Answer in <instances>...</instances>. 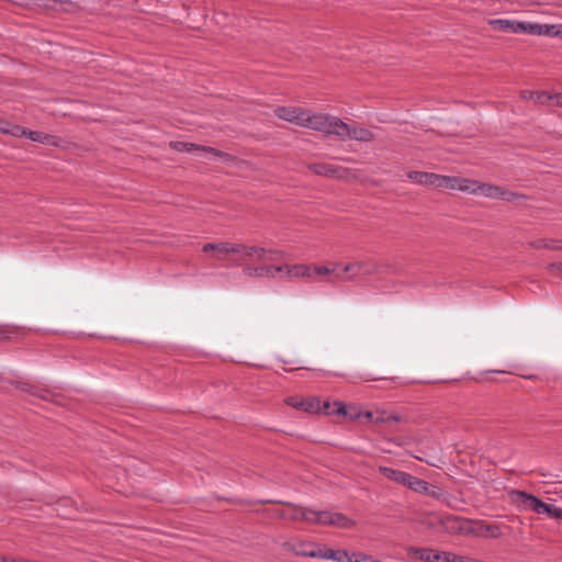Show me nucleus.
<instances>
[{
  "instance_id": "nucleus-1",
  "label": "nucleus",
  "mask_w": 562,
  "mask_h": 562,
  "mask_svg": "<svg viewBox=\"0 0 562 562\" xmlns=\"http://www.w3.org/2000/svg\"><path fill=\"white\" fill-rule=\"evenodd\" d=\"M202 250L206 254L211 252L218 261H229L232 265H240L250 259L266 262L283 258V251L281 250L227 241L207 243L203 246Z\"/></svg>"
},
{
  "instance_id": "nucleus-2",
  "label": "nucleus",
  "mask_w": 562,
  "mask_h": 562,
  "mask_svg": "<svg viewBox=\"0 0 562 562\" xmlns=\"http://www.w3.org/2000/svg\"><path fill=\"white\" fill-rule=\"evenodd\" d=\"M262 503L268 504H282L285 505L289 510L274 509L272 515L278 518L289 519L292 521L303 520L313 525L322 526H335L339 528H351L355 526V521L349 517L340 513H333L328 510H315L307 507H302L293 503L282 501L267 499Z\"/></svg>"
},
{
  "instance_id": "nucleus-3",
  "label": "nucleus",
  "mask_w": 562,
  "mask_h": 562,
  "mask_svg": "<svg viewBox=\"0 0 562 562\" xmlns=\"http://www.w3.org/2000/svg\"><path fill=\"white\" fill-rule=\"evenodd\" d=\"M302 127L311 128L322 132L326 135L339 134L338 128H342V120L325 113H314L311 110H305Z\"/></svg>"
},
{
  "instance_id": "nucleus-4",
  "label": "nucleus",
  "mask_w": 562,
  "mask_h": 562,
  "mask_svg": "<svg viewBox=\"0 0 562 562\" xmlns=\"http://www.w3.org/2000/svg\"><path fill=\"white\" fill-rule=\"evenodd\" d=\"M469 187H471L468 191L469 194L482 195L488 199H497L506 202H512L521 196L515 192L507 190L504 187L492 183H485L473 179H471V183H469Z\"/></svg>"
},
{
  "instance_id": "nucleus-5",
  "label": "nucleus",
  "mask_w": 562,
  "mask_h": 562,
  "mask_svg": "<svg viewBox=\"0 0 562 562\" xmlns=\"http://www.w3.org/2000/svg\"><path fill=\"white\" fill-rule=\"evenodd\" d=\"M307 168L310 171H312L314 175L338 179V180H352L356 178V173L353 170L334 165V164H327V162H313L308 164Z\"/></svg>"
},
{
  "instance_id": "nucleus-6",
  "label": "nucleus",
  "mask_w": 562,
  "mask_h": 562,
  "mask_svg": "<svg viewBox=\"0 0 562 562\" xmlns=\"http://www.w3.org/2000/svg\"><path fill=\"white\" fill-rule=\"evenodd\" d=\"M515 530L514 525H499L484 520H473L471 528V536L485 537V538H499L505 535V531L513 533Z\"/></svg>"
},
{
  "instance_id": "nucleus-7",
  "label": "nucleus",
  "mask_w": 562,
  "mask_h": 562,
  "mask_svg": "<svg viewBox=\"0 0 562 562\" xmlns=\"http://www.w3.org/2000/svg\"><path fill=\"white\" fill-rule=\"evenodd\" d=\"M297 555L333 560L336 562H353L356 553L346 550L317 549V551L296 550Z\"/></svg>"
},
{
  "instance_id": "nucleus-8",
  "label": "nucleus",
  "mask_w": 562,
  "mask_h": 562,
  "mask_svg": "<svg viewBox=\"0 0 562 562\" xmlns=\"http://www.w3.org/2000/svg\"><path fill=\"white\" fill-rule=\"evenodd\" d=\"M342 126V128H338L339 134H337V137L342 140L353 139L358 142H371L374 139L373 133L363 126L349 125L344 121Z\"/></svg>"
},
{
  "instance_id": "nucleus-9",
  "label": "nucleus",
  "mask_w": 562,
  "mask_h": 562,
  "mask_svg": "<svg viewBox=\"0 0 562 562\" xmlns=\"http://www.w3.org/2000/svg\"><path fill=\"white\" fill-rule=\"evenodd\" d=\"M446 531L454 535L471 536V528L473 520L458 517V516H446L441 520Z\"/></svg>"
},
{
  "instance_id": "nucleus-10",
  "label": "nucleus",
  "mask_w": 562,
  "mask_h": 562,
  "mask_svg": "<svg viewBox=\"0 0 562 562\" xmlns=\"http://www.w3.org/2000/svg\"><path fill=\"white\" fill-rule=\"evenodd\" d=\"M344 273H349L348 280L358 276H372L379 272V267L372 260H359L350 262L342 268Z\"/></svg>"
},
{
  "instance_id": "nucleus-11",
  "label": "nucleus",
  "mask_w": 562,
  "mask_h": 562,
  "mask_svg": "<svg viewBox=\"0 0 562 562\" xmlns=\"http://www.w3.org/2000/svg\"><path fill=\"white\" fill-rule=\"evenodd\" d=\"M469 183H471L469 178L438 175L435 189L457 190L468 193L471 188Z\"/></svg>"
},
{
  "instance_id": "nucleus-12",
  "label": "nucleus",
  "mask_w": 562,
  "mask_h": 562,
  "mask_svg": "<svg viewBox=\"0 0 562 562\" xmlns=\"http://www.w3.org/2000/svg\"><path fill=\"white\" fill-rule=\"evenodd\" d=\"M529 509L539 515H547L550 518H562V509L551 503H547L529 494Z\"/></svg>"
},
{
  "instance_id": "nucleus-13",
  "label": "nucleus",
  "mask_w": 562,
  "mask_h": 562,
  "mask_svg": "<svg viewBox=\"0 0 562 562\" xmlns=\"http://www.w3.org/2000/svg\"><path fill=\"white\" fill-rule=\"evenodd\" d=\"M170 147L180 153L203 151V153H209V154H212L216 157H221L224 159H231L229 155H227L223 151H220L213 147L200 146V145H195V144L189 143V142H181V140L171 142Z\"/></svg>"
},
{
  "instance_id": "nucleus-14",
  "label": "nucleus",
  "mask_w": 562,
  "mask_h": 562,
  "mask_svg": "<svg viewBox=\"0 0 562 562\" xmlns=\"http://www.w3.org/2000/svg\"><path fill=\"white\" fill-rule=\"evenodd\" d=\"M285 403L293 408L306 413L314 414L321 412V400L318 397L291 396L285 400Z\"/></svg>"
},
{
  "instance_id": "nucleus-15",
  "label": "nucleus",
  "mask_w": 562,
  "mask_h": 562,
  "mask_svg": "<svg viewBox=\"0 0 562 562\" xmlns=\"http://www.w3.org/2000/svg\"><path fill=\"white\" fill-rule=\"evenodd\" d=\"M305 110L300 106H278L274 114L289 123L296 124L302 127Z\"/></svg>"
},
{
  "instance_id": "nucleus-16",
  "label": "nucleus",
  "mask_w": 562,
  "mask_h": 562,
  "mask_svg": "<svg viewBox=\"0 0 562 562\" xmlns=\"http://www.w3.org/2000/svg\"><path fill=\"white\" fill-rule=\"evenodd\" d=\"M280 266L267 263L257 267L248 266L244 269L245 274L250 278H280Z\"/></svg>"
},
{
  "instance_id": "nucleus-17",
  "label": "nucleus",
  "mask_w": 562,
  "mask_h": 562,
  "mask_svg": "<svg viewBox=\"0 0 562 562\" xmlns=\"http://www.w3.org/2000/svg\"><path fill=\"white\" fill-rule=\"evenodd\" d=\"M490 24L495 31L505 33H525L527 32V23L516 22L507 19L491 20Z\"/></svg>"
},
{
  "instance_id": "nucleus-18",
  "label": "nucleus",
  "mask_w": 562,
  "mask_h": 562,
  "mask_svg": "<svg viewBox=\"0 0 562 562\" xmlns=\"http://www.w3.org/2000/svg\"><path fill=\"white\" fill-rule=\"evenodd\" d=\"M280 268V279L282 280H291L299 277L311 278L310 265H281Z\"/></svg>"
},
{
  "instance_id": "nucleus-19",
  "label": "nucleus",
  "mask_w": 562,
  "mask_h": 562,
  "mask_svg": "<svg viewBox=\"0 0 562 562\" xmlns=\"http://www.w3.org/2000/svg\"><path fill=\"white\" fill-rule=\"evenodd\" d=\"M409 553L426 562H443L446 552H439L430 548H413Z\"/></svg>"
},
{
  "instance_id": "nucleus-20",
  "label": "nucleus",
  "mask_w": 562,
  "mask_h": 562,
  "mask_svg": "<svg viewBox=\"0 0 562 562\" xmlns=\"http://www.w3.org/2000/svg\"><path fill=\"white\" fill-rule=\"evenodd\" d=\"M438 173L434 172H425V171H409L407 173V178L417 184L428 186L431 188H436Z\"/></svg>"
},
{
  "instance_id": "nucleus-21",
  "label": "nucleus",
  "mask_w": 562,
  "mask_h": 562,
  "mask_svg": "<svg viewBox=\"0 0 562 562\" xmlns=\"http://www.w3.org/2000/svg\"><path fill=\"white\" fill-rule=\"evenodd\" d=\"M340 267V265L335 263L331 268L326 266H316V265H310L311 269V280L315 281L317 277L319 276H329L334 274V279L330 280V282H334L335 280H340L342 277L340 273H337V269Z\"/></svg>"
},
{
  "instance_id": "nucleus-22",
  "label": "nucleus",
  "mask_w": 562,
  "mask_h": 562,
  "mask_svg": "<svg viewBox=\"0 0 562 562\" xmlns=\"http://www.w3.org/2000/svg\"><path fill=\"white\" fill-rule=\"evenodd\" d=\"M27 138H30L32 142L52 145V146H59L60 139L57 136L49 135L43 132L38 131H27Z\"/></svg>"
},
{
  "instance_id": "nucleus-23",
  "label": "nucleus",
  "mask_w": 562,
  "mask_h": 562,
  "mask_svg": "<svg viewBox=\"0 0 562 562\" xmlns=\"http://www.w3.org/2000/svg\"><path fill=\"white\" fill-rule=\"evenodd\" d=\"M379 472L386 479L394 481L398 484L405 485L407 483V479L409 473L395 470L389 467H380Z\"/></svg>"
},
{
  "instance_id": "nucleus-24",
  "label": "nucleus",
  "mask_w": 562,
  "mask_h": 562,
  "mask_svg": "<svg viewBox=\"0 0 562 562\" xmlns=\"http://www.w3.org/2000/svg\"><path fill=\"white\" fill-rule=\"evenodd\" d=\"M321 412L325 415H346V406L341 402H335L331 407L328 401H321Z\"/></svg>"
},
{
  "instance_id": "nucleus-25",
  "label": "nucleus",
  "mask_w": 562,
  "mask_h": 562,
  "mask_svg": "<svg viewBox=\"0 0 562 562\" xmlns=\"http://www.w3.org/2000/svg\"><path fill=\"white\" fill-rule=\"evenodd\" d=\"M405 486L409 487L414 492L423 494H427L429 490V484L426 481L416 477L412 474L408 475L407 483L405 484Z\"/></svg>"
},
{
  "instance_id": "nucleus-26",
  "label": "nucleus",
  "mask_w": 562,
  "mask_h": 562,
  "mask_svg": "<svg viewBox=\"0 0 562 562\" xmlns=\"http://www.w3.org/2000/svg\"><path fill=\"white\" fill-rule=\"evenodd\" d=\"M401 422V417L395 414H390L385 411H374V424H386L391 425L392 423Z\"/></svg>"
},
{
  "instance_id": "nucleus-27",
  "label": "nucleus",
  "mask_w": 562,
  "mask_h": 562,
  "mask_svg": "<svg viewBox=\"0 0 562 562\" xmlns=\"http://www.w3.org/2000/svg\"><path fill=\"white\" fill-rule=\"evenodd\" d=\"M18 328L8 325H0V341L12 340L18 336Z\"/></svg>"
},
{
  "instance_id": "nucleus-28",
  "label": "nucleus",
  "mask_w": 562,
  "mask_h": 562,
  "mask_svg": "<svg viewBox=\"0 0 562 562\" xmlns=\"http://www.w3.org/2000/svg\"><path fill=\"white\" fill-rule=\"evenodd\" d=\"M531 245L537 248H549L553 250L562 249V241L558 240H539L537 243H532Z\"/></svg>"
},
{
  "instance_id": "nucleus-29",
  "label": "nucleus",
  "mask_w": 562,
  "mask_h": 562,
  "mask_svg": "<svg viewBox=\"0 0 562 562\" xmlns=\"http://www.w3.org/2000/svg\"><path fill=\"white\" fill-rule=\"evenodd\" d=\"M21 389L23 391H26V392L31 393V394L37 395V396H40L43 400H47L48 395H49L48 391L40 390L38 387L30 385V384H26V383H24Z\"/></svg>"
},
{
  "instance_id": "nucleus-30",
  "label": "nucleus",
  "mask_w": 562,
  "mask_h": 562,
  "mask_svg": "<svg viewBox=\"0 0 562 562\" xmlns=\"http://www.w3.org/2000/svg\"><path fill=\"white\" fill-rule=\"evenodd\" d=\"M27 128L20 125H11L5 130V134H10L14 137H27Z\"/></svg>"
},
{
  "instance_id": "nucleus-31",
  "label": "nucleus",
  "mask_w": 562,
  "mask_h": 562,
  "mask_svg": "<svg viewBox=\"0 0 562 562\" xmlns=\"http://www.w3.org/2000/svg\"><path fill=\"white\" fill-rule=\"evenodd\" d=\"M553 94H549L547 92H537L536 94L529 93V99H536L538 103L544 104L550 103Z\"/></svg>"
},
{
  "instance_id": "nucleus-32",
  "label": "nucleus",
  "mask_w": 562,
  "mask_h": 562,
  "mask_svg": "<svg viewBox=\"0 0 562 562\" xmlns=\"http://www.w3.org/2000/svg\"><path fill=\"white\" fill-rule=\"evenodd\" d=\"M547 24L531 23L529 22V34L533 35H546Z\"/></svg>"
},
{
  "instance_id": "nucleus-33",
  "label": "nucleus",
  "mask_w": 562,
  "mask_h": 562,
  "mask_svg": "<svg viewBox=\"0 0 562 562\" xmlns=\"http://www.w3.org/2000/svg\"><path fill=\"white\" fill-rule=\"evenodd\" d=\"M560 24H547L546 26V36L549 37H559Z\"/></svg>"
},
{
  "instance_id": "nucleus-34",
  "label": "nucleus",
  "mask_w": 562,
  "mask_h": 562,
  "mask_svg": "<svg viewBox=\"0 0 562 562\" xmlns=\"http://www.w3.org/2000/svg\"><path fill=\"white\" fill-rule=\"evenodd\" d=\"M364 417L368 422L373 423L374 419V411H367L364 413H359L356 418Z\"/></svg>"
},
{
  "instance_id": "nucleus-35",
  "label": "nucleus",
  "mask_w": 562,
  "mask_h": 562,
  "mask_svg": "<svg viewBox=\"0 0 562 562\" xmlns=\"http://www.w3.org/2000/svg\"><path fill=\"white\" fill-rule=\"evenodd\" d=\"M312 544L300 543L297 547H292V550L295 554L296 550L317 551V549H312Z\"/></svg>"
},
{
  "instance_id": "nucleus-36",
  "label": "nucleus",
  "mask_w": 562,
  "mask_h": 562,
  "mask_svg": "<svg viewBox=\"0 0 562 562\" xmlns=\"http://www.w3.org/2000/svg\"><path fill=\"white\" fill-rule=\"evenodd\" d=\"M551 104L562 106V93H555L552 95Z\"/></svg>"
},
{
  "instance_id": "nucleus-37",
  "label": "nucleus",
  "mask_w": 562,
  "mask_h": 562,
  "mask_svg": "<svg viewBox=\"0 0 562 562\" xmlns=\"http://www.w3.org/2000/svg\"><path fill=\"white\" fill-rule=\"evenodd\" d=\"M9 126H10L9 123L0 121V132L5 134V130H8Z\"/></svg>"
},
{
  "instance_id": "nucleus-38",
  "label": "nucleus",
  "mask_w": 562,
  "mask_h": 562,
  "mask_svg": "<svg viewBox=\"0 0 562 562\" xmlns=\"http://www.w3.org/2000/svg\"><path fill=\"white\" fill-rule=\"evenodd\" d=\"M522 501V503H527V492L521 491L516 493Z\"/></svg>"
},
{
  "instance_id": "nucleus-39",
  "label": "nucleus",
  "mask_w": 562,
  "mask_h": 562,
  "mask_svg": "<svg viewBox=\"0 0 562 562\" xmlns=\"http://www.w3.org/2000/svg\"><path fill=\"white\" fill-rule=\"evenodd\" d=\"M517 521H518L519 526L522 525L521 520H517ZM517 530H518V533L521 536L522 535V528L518 527Z\"/></svg>"
},
{
  "instance_id": "nucleus-40",
  "label": "nucleus",
  "mask_w": 562,
  "mask_h": 562,
  "mask_svg": "<svg viewBox=\"0 0 562 562\" xmlns=\"http://www.w3.org/2000/svg\"><path fill=\"white\" fill-rule=\"evenodd\" d=\"M8 562H29V561H25V560H15V559H10V558H8Z\"/></svg>"
},
{
  "instance_id": "nucleus-41",
  "label": "nucleus",
  "mask_w": 562,
  "mask_h": 562,
  "mask_svg": "<svg viewBox=\"0 0 562 562\" xmlns=\"http://www.w3.org/2000/svg\"><path fill=\"white\" fill-rule=\"evenodd\" d=\"M0 562H8V558L0 555Z\"/></svg>"
},
{
  "instance_id": "nucleus-42",
  "label": "nucleus",
  "mask_w": 562,
  "mask_h": 562,
  "mask_svg": "<svg viewBox=\"0 0 562 562\" xmlns=\"http://www.w3.org/2000/svg\"><path fill=\"white\" fill-rule=\"evenodd\" d=\"M558 32H559V38H562V24H560V30Z\"/></svg>"
},
{
  "instance_id": "nucleus-43",
  "label": "nucleus",
  "mask_w": 562,
  "mask_h": 562,
  "mask_svg": "<svg viewBox=\"0 0 562 562\" xmlns=\"http://www.w3.org/2000/svg\"><path fill=\"white\" fill-rule=\"evenodd\" d=\"M369 380H378V378H376V376H373V378H370Z\"/></svg>"
},
{
  "instance_id": "nucleus-44",
  "label": "nucleus",
  "mask_w": 562,
  "mask_h": 562,
  "mask_svg": "<svg viewBox=\"0 0 562 562\" xmlns=\"http://www.w3.org/2000/svg\"><path fill=\"white\" fill-rule=\"evenodd\" d=\"M559 269H560V270H561V272H562V263H561V265H559Z\"/></svg>"
}]
</instances>
